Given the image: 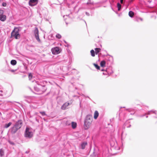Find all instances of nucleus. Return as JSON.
Here are the masks:
<instances>
[{
	"label": "nucleus",
	"mask_w": 157,
	"mask_h": 157,
	"mask_svg": "<svg viewBox=\"0 0 157 157\" xmlns=\"http://www.w3.org/2000/svg\"><path fill=\"white\" fill-rule=\"evenodd\" d=\"M104 71V70H101V71Z\"/></svg>",
	"instance_id": "nucleus-41"
},
{
	"label": "nucleus",
	"mask_w": 157,
	"mask_h": 157,
	"mask_svg": "<svg viewBox=\"0 0 157 157\" xmlns=\"http://www.w3.org/2000/svg\"><path fill=\"white\" fill-rule=\"evenodd\" d=\"M4 151L2 149H0V155L1 156H2L4 155Z\"/></svg>",
	"instance_id": "nucleus-23"
},
{
	"label": "nucleus",
	"mask_w": 157,
	"mask_h": 157,
	"mask_svg": "<svg viewBox=\"0 0 157 157\" xmlns=\"http://www.w3.org/2000/svg\"><path fill=\"white\" fill-rule=\"evenodd\" d=\"M126 110L130 112V111H129V109H126Z\"/></svg>",
	"instance_id": "nucleus-36"
},
{
	"label": "nucleus",
	"mask_w": 157,
	"mask_h": 157,
	"mask_svg": "<svg viewBox=\"0 0 157 157\" xmlns=\"http://www.w3.org/2000/svg\"><path fill=\"white\" fill-rule=\"evenodd\" d=\"M105 61H102L100 63V65L102 67H104L105 66Z\"/></svg>",
	"instance_id": "nucleus-13"
},
{
	"label": "nucleus",
	"mask_w": 157,
	"mask_h": 157,
	"mask_svg": "<svg viewBox=\"0 0 157 157\" xmlns=\"http://www.w3.org/2000/svg\"><path fill=\"white\" fill-rule=\"evenodd\" d=\"M123 0H121V3H123Z\"/></svg>",
	"instance_id": "nucleus-34"
},
{
	"label": "nucleus",
	"mask_w": 157,
	"mask_h": 157,
	"mask_svg": "<svg viewBox=\"0 0 157 157\" xmlns=\"http://www.w3.org/2000/svg\"><path fill=\"white\" fill-rule=\"evenodd\" d=\"M42 88H44V90H42V91L43 92H44V91H45V90H46V88H45V86H44L42 87Z\"/></svg>",
	"instance_id": "nucleus-33"
},
{
	"label": "nucleus",
	"mask_w": 157,
	"mask_h": 157,
	"mask_svg": "<svg viewBox=\"0 0 157 157\" xmlns=\"http://www.w3.org/2000/svg\"><path fill=\"white\" fill-rule=\"evenodd\" d=\"M95 51V53L96 54H97L99 52H100L101 49L100 48H96L94 49Z\"/></svg>",
	"instance_id": "nucleus-15"
},
{
	"label": "nucleus",
	"mask_w": 157,
	"mask_h": 157,
	"mask_svg": "<svg viewBox=\"0 0 157 157\" xmlns=\"http://www.w3.org/2000/svg\"><path fill=\"white\" fill-rule=\"evenodd\" d=\"M22 122L21 120L18 121L15 124V125L18 128H20L22 126Z\"/></svg>",
	"instance_id": "nucleus-6"
},
{
	"label": "nucleus",
	"mask_w": 157,
	"mask_h": 157,
	"mask_svg": "<svg viewBox=\"0 0 157 157\" xmlns=\"http://www.w3.org/2000/svg\"><path fill=\"white\" fill-rule=\"evenodd\" d=\"M35 36H39L38 34V31L37 29H36L34 32Z\"/></svg>",
	"instance_id": "nucleus-18"
},
{
	"label": "nucleus",
	"mask_w": 157,
	"mask_h": 157,
	"mask_svg": "<svg viewBox=\"0 0 157 157\" xmlns=\"http://www.w3.org/2000/svg\"><path fill=\"white\" fill-rule=\"evenodd\" d=\"M6 3L4 2L2 3V6L3 7H5L6 6Z\"/></svg>",
	"instance_id": "nucleus-31"
},
{
	"label": "nucleus",
	"mask_w": 157,
	"mask_h": 157,
	"mask_svg": "<svg viewBox=\"0 0 157 157\" xmlns=\"http://www.w3.org/2000/svg\"><path fill=\"white\" fill-rule=\"evenodd\" d=\"M31 98L30 97H29V99H31Z\"/></svg>",
	"instance_id": "nucleus-39"
},
{
	"label": "nucleus",
	"mask_w": 157,
	"mask_h": 157,
	"mask_svg": "<svg viewBox=\"0 0 157 157\" xmlns=\"http://www.w3.org/2000/svg\"><path fill=\"white\" fill-rule=\"evenodd\" d=\"M4 13V11L1 9H0V15L3 14Z\"/></svg>",
	"instance_id": "nucleus-28"
},
{
	"label": "nucleus",
	"mask_w": 157,
	"mask_h": 157,
	"mask_svg": "<svg viewBox=\"0 0 157 157\" xmlns=\"http://www.w3.org/2000/svg\"><path fill=\"white\" fill-rule=\"evenodd\" d=\"M64 42L65 43H66V42L65 41H64Z\"/></svg>",
	"instance_id": "nucleus-40"
},
{
	"label": "nucleus",
	"mask_w": 157,
	"mask_h": 157,
	"mask_svg": "<svg viewBox=\"0 0 157 157\" xmlns=\"http://www.w3.org/2000/svg\"><path fill=\"white\" fill-rule=\"evenodd\" d=\"M0 91H1V92H2V90H1Z\"/></svg>",
	"instance_id": "nucleus-42"
},
{
	"label": "nucleus",
	"mask_w": 157,
	"mask_h": 157,
	"mask_svg": "<svg viewBox=\"0 0 157 157\" xmlns=\"http://www.w3.org/2000/svg\"><path fill=\"white\" fill-rule=\"evenodd\" d=\"M134 15V13L132 11H130L129 12L128 15L130 17H132Z\"/></svg>",
	"instance_id": "nucleus-14"
},
{
	"label": "nucleus",
	"mask_w": 157,
	"mask_h": 157,
	"mask_svg": "<svg viewBox=\"0 0 157 157\" xmlns=\"http://www.w3.org/2000/svg\"><path fill=\"white\" fill-rule=\"evenodd\" d=\"M117 7L118 8V11L120 10L121 7V5L119 3H117Z\"/></svg>",
	"instance_id": "nucleus-20"
},
{
	"label": "nucleus",
	"mask_w": 157,
	"mask_h": 157,
	"mask_svg": "<svg viewBox=\"0 0 157 157\" xmlns=\"http://www.w3.org/2000/svg\"><path fill=\"white\" fill-rule=\"evenodd\" d=\"M11 124L12 123L11 122H9L7 124H6L4 126V128H7L10 126Z\"/></svg>",
	"instance_id": "nucleus-17"
},
{
	"label": "nucleus",
	"mask_w": 157,
	"mask_h": 157,
	"mask_svg": "<svg viewBox=\"0 0 157 157\" xmlns=\"http://www.w3.org/2000/svg\"><path fill=\"white\" fill-rule=\"evenodd\" d=\"M69 104L68 103L66 102L61 107V109L65 110L66 109L67 107L68 106Z\"/></svg>",
	"instance_id": "nucleus-9"
},
{
	"label": "nucleus",
	"mask_w": 157,
	"mask_h": 157,
	"mask_svg": "<svg viewBox=\"0 0 157 157\" xmlns=\"http://www.w3.org/2000/svg\"><path fill=\"white\" fill-rule=\"evenodd\" d=\"M87 144L86 142H84L82 143L81 145V148L82 149H84L86 146L87 145Z\"/></svg>",
	"instance_id": "nucleus-10"
},
{
	"label": "nucleus",
	"mask_w": 157,
	"mask_h": 157,
	"mask_svg": "<svg viewBox=\"0 0 157 157\" xmlns=\"http://www.w3.org/2000/svg\"><path fill=\"white\" fill-rule=\"evenodd\" d=\"M90 53L92 56L94 57L95 56V52L93 50H91Z\"/></svg>",
	"instance_id": "nucleus-19"
},
{
	"label": "nucleus",
	"mask_w": 157,
	"mask_h": 157,
	"mask_svg": "<svg viewBox=\"0 0 157 157\" xmlns=\"http://www.w3.org/2000/svg\"><path fill=\"white\" fill-rule=\"evenodd\" d=\"M151 113L156 114V113L155 111H148V113H147V114H150Z\"/></svg>",
	"instance_id": "nucleus-21"
},
{
	"label": "nucleus",
	"mask_w": 157,
	"mask_h": 157,
	"mask_svg": "<svg viewBox=\"0 0 157 157\" xmlns=\"http://www.w3.org/2000/svg\"><path fill=\"white\" fill-rule=\"evenodd\" d=\"M56 38L59 39L61 38V36L59 34H57L56 35Z\"/></svg>",
	"instance_id": "nucleus-22"
},
{
	"label": "nucleus",
	"mask_w": 157,
	"mask_h": 157,
	"mask_svg": "<svg viewBox=\"0 0 157 157\" xmlns=\"http://www.w3.org/2000/svg\"><path fill=\"white\" fill-rule=\"evenodd\" d=\"M32 77H33V76H32V74L31 73L29 74V78L30 80H31L32 78Z\"/></svg>",
	"instance_id": "nucleus-25"
},
{
	"label": "nucleus",
	"mask_w": 157,
	"mask_h": 157,
	"mask_svg": "<svg viewBox=\"0 0 157 157\" xmlns=\"http://www.w3.org/2000/svg\"><path fill=\"white\" fill-rule=\"evenodd\" d=\"M40 113H41L43 116L46 115V113L44 112H40Z\"/></svg>",
	"instance_id": "nucleus-27"
},
{
	"label": "nucleus",
	"mask_w": 157,
	"mask_h": 157,
	"mask_svg": "<svg viewBox=\"0 0 157 157\" xmlns=\"http://www.w3.org/2000/svg\"><path fill=\"white\" fill-rule=\"evenodd\" d=\"M92 121V117L91 115H88L85 119L84 123V128L87 129L90 128Z\"/></svg>",
	"instance_id": "nucleus-1"
},
{
	"label": "nucleus",
	"mask_w": 157,
	"mask_h": 157,
	"mask_svg": "<svg viewBox=\"0 0 157 157\" xmlns=\"http://www.w3.org/2000/svg\"><path fill=\"white\" fill-rule=\"evenodd\" d=\"M51 51L52 54L55 55L58 54L60 52L59 48L57 47L52 48Z\"/></svg>",
	"instance_id": "nucleus-4"
},
{
	"label": "nucleus",
	"mask_w": 157,
	"mask_h": 157,
	"mask_svg": "<svg viewBox=\"0 0 157 157\" xmlns=\"http://www.w3.org/2000/svg\"><path fill=\"white\" fill-rule=\"evenodd\" d=\"M38 2V0H30L29 1V5L33 6L36 5Z\"/></svg>",
	"instance_id": "nucleus-5"
},
{
	"label": "nucleus",
	"mask_w": 157,
	"mask_h": 157,
	"mask_svg": "<svg viewBox=\"0 0 157 157\" xmlns=\"http://www.w3.org/2000/svg\"><path fill=\"white\" fill-rule=\"evenodd\" d=\"M19 30L17 28H15L11 33V37H14L16 39H19L20 35L19 33Z\"/></svg>",
	"instance_id": "nucleus-2"
},
{
	"label": "nucleus",
	"mask_w": 157,
	"mask_h": 157,
	"mask_svg": "<svg viewBox=\"0 0 157 157\" xmlns=\"http://www.w3.org/2000/svg\"><path fill=\"white\" fill-rule=\"evenodd\" d=\"M34 89L36 91H39V89L38 88H37V87H34Z\"/></svg>",
	"instance_id": "nucleus-29"
},
{
	"label": "nucleus",
	"mask_w": 157,
	"mask_h": 157,
	"mask_svg": "<svg viewBox=\"0 0 157 157\" xmlns=\"http://www.w3.org/2000/svg\"><path fill=\"white\" fill-rule=\"evenodd\" d=\"M27 101L28 102H30V101H29L28 100H27Z\"/></svg>",
	"instance_id": "nucleus-38"
},
{
	"label": "nucleus",
	"mask_w": 157,
	"mask_h": 157,
	"mask_svg": "<svg viewBox=\"0 0 157 157\" xmlns=\"http://www.w3.org/2000/svg\"><path fill=\"white\" fill-rule=\"evenodd\" d=\"M76 123L75 122H72L71 123V126L73 128H75L76 127Z\"/></svg>",
	"instance_id": "nucleus-12"
},
{
	"label": "nucleus",
	"mask_w": 157,
	"mask_h": 157,
	"mask_svg": "<svg viewBox=\"0 0 157 157\" xmlns=\"http://www.w3.org/2000/svg\"><path fill=\"white\" fill-rule=\"evenodd\" d=\"M139 20H140L141 21H142L143 19L142 18H137V21H139Z\"/></svg>",
	"instance_id": "nucleus-32"
},
{
	"label": "nucleus",
	"mask_w": 157,
	"mask_h": 157,
	"mask_svg": "<svg viewBox=\"0 0 157 157\" xmlns=\"http://www.w3.org/2000/svg\"><path fill=\"white\" fill-rule=\"evenodd\" d=\"M88 0V1L87 3V4H93V2H91L90 0Z\"/></svg>",
	"instance_id": "nucleus-30"
},
{
	"label": "nucleus",
	"mask_w": 157,
	"mask_h": 157,
	"mask_svg": "<svg viewBox=\"0 0 157 157\" xmlns=\"http://www.w3.org/2000/svg\"><path fill=\"white\" fill-rule=\"evenodd\" d=\"M148 117L147 116H146V117L147 118Z\"/></svg>",
	"instance_id": "nucleus-43"
},
{
	"label": "nucleus",
	"mask_w": 157,
	"mask_h": 157,
	"mask_svg": "<svg viewBox=\"0 0 157 157\" xmlns=\"http://www.w3.org/2000/svg\"><path fill=\"white\" fill-rule=\"evenodd\" d=\"M99 115V113L97 111H95L94 113V118L96 119L98 118Z\"/></svg>",
	"instance_id": "nucleus-11"
},
{
	"label": "nucleus",
	"mask_w": 157,
	"mask_h": 157,
	"mask_svg": "<svg viewBox=\"0 0 157 157\" xmlns=\"http://www.w3.org/2000/svg\"><path fill=\"white\" fill-rule=\"evenodd\" d=\"M19 129L15 125L10 129V130L12 133H15Z\"/></svg>",
	"instance_id": "nucleus-7"
},
{
	"label": "nucleus",
	"mask_w": 157,
	"mask_h": 157,
	"mask_svg": "<svg viewBox=\"0 0 157 157\" xmlns=\"http://www.w3.org/2000/svg\"><path fill=\"white\" fill-rule=\"evenodd\" d=\"M6 16L3 14L0 15V20L2 21H4L6 19Z\"/></svg>",
	"instance_id": "nucleus-8"
},
{
	"label": "nucleus",
	"mask_w": 157,
	"mask_h": 157,
	"mask_svg": "<svg viewBox=\"0 0 157 157\" xmlns=\"http://www.w3.org/2000/svg\"><path fill=\"white\" fill-rule=\"evenodd\" d=\"M25 137L31 138L33 136V130L31 128H26L25 132Z\"/></svg>",
	"instance_id": "nucleus-3"
},
{
	"label": "nucleus",
	"mask_w": 157,
	"mask_h": 157,
	"mask_svg": "<svg viewBox=\"0 0 157 157\" xmlns=\"http://www.w3.org/2000/svg\"><path fill=\"white\" fill-rule=\"evenodd\" d=\"M17 61L15 60H12L11 61V64L13 65H14L16 64Z\"/></svg>",
	"instance_id": "nucleus-16"
},
{
	"label": "nucleus",
	"mask_w": 157,
	"mask_h": 157,
	"mask_svg": "<svg viewBox=\"0 0 157 157\" xmlns=\"http://www.w3.org/2000/svg\"><path fill=\"white\" fill-rule=\"evenodd\" d=\"M93 64L97 69L98 70H99L100 68V67L97 64H96L95 63H94Z\"/></svg>",
	"instance_id": "nucleus-24"
},
{
	"label": "nucleus",
	"mask_w": 157,
	"mask_h": 157,
	"mask_svg": "<svg viewBox=\"0 0 157 157\" xmlns=\"http://www.w3.org/2000/svg\"><path fill=\"white\" fill-rule=\"evenodd\" d=\"M35 36V37L36 39L37 40V41H40V40L39 39V36Z\"/></svg>",
	"instance_id": "nucleus-26"
},
{
	"label": "nucleus",
	"mask_w": 157,
	"mask_h": 157,
	"mask_svg": "<svg viewBox=\"0 0 157 157\" xmlns=\"http://www.w3.org/2000/svg\"><path fill=\"white\" fill-rule=\"evenodd\" d=\"M86 14L87 15H88V14H89V13H86Z\"/></svg>",
	"instance_id": "nucleus-37"
},
{
	"label": "nucleus",
	"mask_w": 157,
	"mask_h": 157,
	"mask_svg": "<svg viewBox=\"0 0 157 157\" xmlns=\"http://www.w3.org/2000/svg\"><path fill=\"white\" fill-rule=\"evenodd\" d=\"M11 71L12 72H14L15 71L14 70H11Z\"/></svg>",
	"instance_id": "nucleus-35"
}]
</instances>
